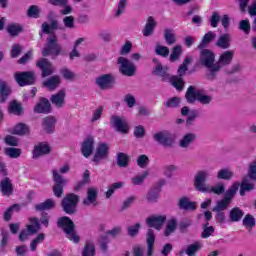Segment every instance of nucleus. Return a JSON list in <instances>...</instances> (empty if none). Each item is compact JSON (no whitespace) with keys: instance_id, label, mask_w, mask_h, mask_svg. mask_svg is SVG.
Instances as JSON below:
<instances>
[{"instance_id":"1a4fd4ad","label":"nucleus","mask_w":256,"mask_h":256,"mask_svg":"<svg viewBox=\"0 0 256 256\" xmlns=\"http://www.w3.org/2000/svg\"><path fill=\"white\" fill-rule=\"evenodd\" d=\"M154 141L163 145V147H173L175 138L168 131H160L154 134Z\"/></svg>"},{"instance_id":"39448f33","label":"nucleus","mask_w":256,"mask_h":256,"mask_svg":"<svg viewBox=\"0 0 256 256\" xmlns=\"http://www.w3.org/2000/svg\"><path fill=\"white\" fill-rule=\"evenodd\" d=\"M77 205H79V195L68 194L62 199V209L67 213V215H73L77 211Z\"/></svg>"},{"instance_id":"f257e3e1","label":"nucleus","mask_w":256,"mask_h":256,"mask_svg":"<svg viewBox=\"0 0 256 256\" xmlns=\"http://www.w3.org/2000/svg\"><path fill=\"white\" fill-rule=\"evenodd\" d=\"M186 101L193 105L195 101L201 103V105H209L213 101V97L206 95L203 89H196L194 86H189L186 94Z\"/></svg>"},{"instance_id":"7c9ffc66","label":"nucleus","mask_w":256,"mask_h":256,"mask_svg":"<svg viewBox=\"0 0 256 256\" xmlns=\"http://www.w3.org/2000/svg\"><path fill=\"white\" fill-rule=\"evenodd\" d=\"M216 47H219L220 49H229V47H231V37L229 34L221 35L216 42Z\"/></svg>"},{"instance_id":"bb28decb","label":"nucleus","mask_w":256,"mask_h":256,"mask_svg":"<svg viewBox=\"0 0 256 256\" xmlns=\"http://www.w3.org/2000/svg\"><path fill=\"white\" fill-rule=\"evenodd\" d=\"M179 208L183 209L184 211H195L197 206H195V202H191L189 198L183 197L179 200Z\"/></svg>"},{"instance_id":"c03bdc74","label":"nucleus","mask_w":256,"mask_h":256,"mask_svg":"<svg viewBox=\"0 0 256 256\" xmlns=\"http://www.w3.org/2000/svg\"><path fill=\"white\" fill-rule=\"evenodd\" d=\"M201 247V242H195L194 244H191L187 247L185 253L188 256H195V254L201 249Z\"/></svg>"},{"instance_id":"a18cd8bd","label":"nucleus","mask_w":256,"mask_h":256,"mask_svg":"<svg viewBox=\"0 0 256 256\" xmlns=\"http://www.w3.org/2000/svg\"><path fill=\"white\" fill-rule=\"evenodd\" d=\"M229 203H231L227 198H224L216 203V206L213 208V211L215 212H222L229 207Z\"/></svg>"},{"instance_id":"6e6d98bb","label":"nucleus","mask_w":256,"mask_h":256,"mask_svg":"<svg viewBox=\"0 0 256 256\" xmlns=\"http://www.w3.org/2000/svg\"><path fill=\"white\" fill-rule=\"evenodd\" d=\"M149 177V172L144 171L141 175H137L131 179L133 185H142L143 181Z\"/></svg>"},{"instance_id":"09e8293b","label":"nucleus","mask_w":256,"mask_h":256,"mask_svg":"<svg viewBox=\"0 0 256 256\" xmlns=\"http://www.w3.org/2000/svg\"><path fill=\"white\" fill-rule=\"evenodd\" d=\"M219 23H221V15L217 11L212 12L210 17L211 27H213V29H217V27H219Z\"/></svg>"},{"instance_id":"dca6fc26","label":"nucleus","mask_w":256,"mask_h":256,"mask_svg":"<svg viewBox=\"0 0 256 256\" xmlns=\"http://www.w3.org/2000/svg\"><path fill=\"white\" fill-rule=\"evenodd\" d=\"M86 195H87L86 198H84V200L82 202L83 205H85V207H89L91 205L96 207L99 190H97V188H95V187H89L87 189Z\"/></svg>"},{"instance_id":"338daca9","label":"nucleus","mask_w":256,"mask_h":256,"mask_svg":"<svg viewBox=\"0 0 256 256\" xmlns=\"http://www.w3.org/2000/svg\"><path fill=\"white\" fill-rule=\"evenodd\" d=\"M139 229H141V224L136 223L134 226H129L127 228L128 235L130 237H135L139 234Z\"/></svg>"},{"instance_id":"864d4df0","label":"nucleus","mask_w":256,"mask_h":256,"mask_svg":"<svg viewBox=\"0 0 256 256\" xmlns=\"http://www.w3.org/2000/svg\"><path fill=\"white\" fill-rule=\"evenodd\" d=\"M209 225V222H207L205 225H204V229L201 233V238L202 239H209V237H211V235H213V233H215V227L213 226H207Z\"/></svg>"},{"instance_id":"a19ab883","label":"nucleus","mask_w":256,"mask_h":256,"mask_svg":"<svg viewBox=\"0 0 256 256\" xmlns=\"http://www.w3.org/2000/svg\"><path fill=\"white\" fill-rule=\"evenodd\" d=\"M255 189V185L248 183L247 178H244L242 180V183L240 185V195L241 197L245 196L246 191H253Z\"/></svg>"},{"instance_id":"052dcab7","label":"nucleus","mask_w":256,"mask_h":256,"mask_svg":"<svg viewBox=\"0 0 256 256\" xmlns=\"http://www.w3.org/2000/svg\"><path fill=\"white\" fill-rule=\"evenodd\" d=\"M217 177L219 179H224V180L231 179V177H233V172H231V170L227 168H224L218 171Z\"/></svg>"},{"instance_id":"3c124183","label":"nucleus","mask_w":256,"mask_h":256,"mask_svg":"<svg viewBox=\"0 0 256 256\" xmlns=\"http://www.w3.org/2000/svg\"><path fill=\"white\" fill-rule=\"evenodd\" d=\"M116 161L119 167H127V165H129V156L125 153H119Z\"/></svg>"},{"instance_id":"0e129e2a","label":"nucleus","mask_w":256,"mask_h":256,"mask_svg":"<svg viewBox=\"0 0 256 256\" xmlns=\"http://www.w3.org/2000/svg\"><path fill=\"white\" fill-rule=\"evenodd\" d=\"M137 165L141 167V169H145V167L149 165V157L145 154L140 155L137 159Z\"/></svg>"},{"instance_id":"72a5a7b5","label":"nucleus","mask_w":256,"mask_h":256,"mask_svg":"<svg viewBox=\"0 0 256 256\" xmlns=\"http://www.w3.org/2000/svg\"><path fill=\"white\" fill-rule=\"evenodd\" d=\"M8 112L12 113L13 115H23V107L19 102L16 100L10 102L8 107Z\"/></svg>"},{"instance_id":"2f4dec72","label":"nucleus","mask_w":256,"mask_h":256,"mask_svg":"<svg viewBox=\"0 0 256 256\" xmlns=\"http://www.w3.org/2000/svg\"><path fill=\"white\" fill-rule=\"evenodd\" d=\"M12 135H29V126L23 123H19L11 130Z\"/></svg>"},{"instance_id":"393cba45","label":"nucleus","mask_w":256,"mask_h":256,"mask_svg":"<svg viewBox=\"0 0 256 256\" xmlns=\"http://www.w3.org/2000/svg\"><path fill=\"white\" fill-rule=\"evenodd\" d=\"M146 243H147V256L153 255V245H155V232L153 229H149L147 232L146 237Z\"/></svg>"},{"instance_id":"6e6552de","label":"nucleus","mask_w":256,"mask_h":256,"mask_svg":"<svg viewBox=\"0 0 256 256\" xmlns=\"http://www.w3.org/2000/svg\"><path fill=\"white\" fill-rule=\"evenodd\" d=\"M118 64L120 65V73L126 75L127 77H133L135 75L136 67L133 62L129 61L125 57L118 58Z\"/></svg>"},{"instance_id":"58836bf2","label":"nucleus","mask_w":256,"mask_h":256,"mask_svg":"<svg viewBox=\"0 0 256 256\" xmlns=\"http://www.w3.org/2000/svg\"><path fill=\"white\" fill-rule=\"evenodd\" d=\"M171 83L177 91H183V87H185V82L183 81V78L181 76H173L171 78Z\"/></svg>"},{"instance_id":"79ce46f5","label":"nucleus","mask_w":256,"mask_h":256,"mask_svg":"<svg viewBox=\"0 0 256 256\" xmlns=\"http://www.w3.org/2000/svg\"><path fill=\"white\" fill-rule=\"evenodd\" d=\"M215 39V34L214 33H206L201 41V43L198 45V49H205L211 41Z\"/></svg>"},{"instance_id":"4468645a","label":"nucleus","mask_w":256,"mask_h":256,"mask_svg":"<svg viewBox=\"0 0 256 256\" xmlns=\"http://www.w3.org/2000/svg\"><path fill=\"white\" fill-rule=\"evenodd\" d=\"M234 53L233 51H225L222 53L218 59V62L215 63L214 71H221V67H227V65H231L233 61Z\"/></svg>"},{"instance_id":"774afa93","label":"nucleus","mask_w":256,"mask_h":256,"mask_svg":"<svg viewBox=\"0 0 256 256\" xmlns=\"http://www.w3.org/2000/svg\"><path fill=\"white\" fill-rule=\"evenodd\" d=\"M124 103H126V105L130 109H132V107H135V104L137 103V101L135 100V96L131 94H126L124 97Z\"/></svg>"},{"instance_id":"5701e85b","label":"nucleus","mask_w":256,"mask_h":256,"mask_svg":"<svg viewBox=\"0 0 256 256\" xmlns=\"http://www.w3.org/2000/svg\"><path fill=\"white\" fill-rule=\"evenodd\" d=\"M59 29H61V25H59L57 19L51 18L50 24L47 22L42 23L43 33H52V31H59Z\"/></svg>"},{"instance_id":"423d86ee","label":"nucleus","mask_w":256,"mask_h":256,"mask_svg":"<svg viewBox=\"0 0 256 256\" xmlns=\"http://www.w3.org/2000/svg\"><path fill=\"white\" fill-rule=\"evenodd\" d=\"M209 179V171L207 170H199L194 176V187L196 191H200V193H207L209 191V187L205 185V181Z\"/></svg>"},{"instance_id":"aec40b11","label":"nucleus","mask_w":256,"mask_h":256,"mask_svg":"<svg viewBox=\"0 0 256 256\" xmlns=\"http://www.w3.org/2000/svg\"><path fill=\"white\" fill-rule=\"evenodd\" d=\"M34 111L35 113L49 114L51 113V103L47 98H41L40 103L34 107Z\"/></svg>"},{"instance_id":"a878e982","label":"nucleus","mask_w":256,"mask_h":256,"mask_svg":"<svg viewBox=\"0 0 256 256\" xmlns=\"http://www.w3.org/2000/svg\"><path fill=\"white\" fill-rule=\"evenodd\" d=\"M55 123H57V121L53 116L44 118L42 124L44 131L47 133H53L55 131Z\"/></svg>"},{"instance_id":"20e7f679","label":"nucleus","mask_w":256,"mask_h":256,"mask_svg":"<svg viewBox=\"0 0 256 256\" xmlns=\"http://www.w3.org/2000/svg\"><path fill=\"white\" fill-rule=\"evenodd\" d=\"M58 227L63 229L66 237L74 243H79V236L75 232V223L70 220L69 217L65 216L58 220Z\"/></svg>"},{"instance_id":"c756f323","label":"nucleus","mask_w":256,"mask_h":256,"mask_svg":"<svg viewBox=\"0 0 256 256\" xmlns=\"http://www.w3.org/2000/svg\"><path fill=\"white\" fill-rule=\"evenodd\" d=\"M243 215H245V212L239 207H235L229 212L230 221L232 223L239 222L241 219H243Z\"/></svg>"},{"instance_id":"8fccbe9b","label":"nucleus","mask_w":256,"mask_h":256,"mask_svg":"<svg viewBox=\"0 0 256 256\" xmlns=\"http://www.w3.org/2000/svg\"><path fill=\"white\" fill-rule=\"evenodd\" d=\"M7 33H23V25L19 23H10L6 28Z\"/></svg>"},{"instance_id":"0eeeda50","label":"nucleus","mask_w":256,"mask_h":256,"mask_svg":"<svg viewBox=\"0 0 256 256\" xmlns=\"http://www.w3.org/2000/svg\"><path fill=\"white\" fill-rule=\"evenodd\" d=\"M52 175L56 183L52 188L53 193L55 197L61 198L63 197V187H65L67 180L63 179V176H61L57 170H52Z\"/></svg>"},{"instance_id":"9b49d317","label":"nucleus","mask_w":256,"mask_h":256,"mask_svg":"<svg viewBox=\"0 0 256 256\" xmlns=\"http://www.w3.org/2000/svg\"><path fill=\"white\" fill-rule=\"evenodd\" d=\"M15 80L20 87H25V85H33L35 83V73L33 72H17L15 74Z\"/></svg>"},{"instance_id":"412c9836","label":"nucleus","mask_w":256,"mask_h":256,"mask_svg":"<svg viewBox=\"0 0 256 256\" xmlns=\"http://www.w3.org/2000/svg\"><path fill=\"white\" fill-rule=\"evenodd\" d=\"M59 85H61V77L59 75H54L43 82V86L49 91H55Z\"/></svg>"},{"instance_id":"cd10ccee","label":"nucleus","mask_w":256,"mask_h":256,"mask_svg":"<svg viewBox=\"0 0 256 256\" xmlns=\"http://www.w3.org/2000/svg\"><path fill=\"white\" fill-rule=\"evenodd\" d=\"M31 224L27 226V231L31 235H35V233H39L41 231V224L39 223L38 218H29Z\"/></svg>"},{"instance_id":"b1692460","label":"nucleus","mask_w":256,"mask_h":256,"mask_svg":"<svg viewBox=\"0 0 256 256\" xmlns=\"http://www.w3.org/2000/svg\"><path fill=\"white\" fill-rule=\"evenodd\" d=\"M50 101L56 107H63L65 104V90H60L58 93L52 95Z\"/></svg>"},{"instance_id":"9d476101","label":"nucleus","mask_w":256,"mask_h":256,"mask_svg":"<svg viewBox=\"0 0 256 256\" xmlns=\"http://www.w3.org/2000/svg\"><path fill=\"white\" fill-rule=\"evenodd\" d=\"M110 125L114 127L118 133L127 134L129 133V124L127 120L120 116H112L110 120Z\"/></svg>"},{"instance_id":"5fc2aeb1","label":"nucleus","mask_w":256,"mask_h":256,"mask_svg":"<svg viewBox=\"0 0 256 256\" xmlns=\"http://www.w3.org/2000/svg\"><path fill=\"white\" fill-rule=\"evenodd\" d=\"M182 53H183V49L181 48V46L180 45L175 46L170 55V61L172 63H175V61H178Z\"/></svg>"},{"instance_id":"c85d7f7f","label":"nucleus","mask_w":256,"mask_h":256,"mask_svg":"<svg viewBox=\"0 0 256 256\" xmlns=\"http://www.w3.org/2000/svg\"><path fill=\"white\" fill-rule=\"evenodd\" d=\"M0 95V103H5L7 97L11 95V87L5 81H0Z\"/></svg>"},{"instance_id":"603ef678","label":"nucleus","mask_w":256,"mask_h":256,"mask_svg":"<svg viewBox=\"0 0 256 256\" xmlns=\"http://www.w3.org/2000/svg\"><path fill=\"white\" fill-rule=\"evenodd\" d=\"M124 183L123 182H116L113 183L109 186L107 192H106V199H110V197L117 191V189H121L123 187Z\"/></svg>"},{"instance_id":"69168bd1","label":"nucleus","mask_w":256,"mask_h":256,"mask_svg":"<svg viewBox=\"0 0 256 256\" xmlns=\"http://www.w3.org/2000/svg\"><path fill=\"white\" fill-rule=\"evenodd\" d=\"M63 23L66 29H75V18L73 16L64 17Z\"/></svg>"},{"instance_id":"f3484780","label":"nucleus","mask_w":256,"mask_h":256,"mask_svg":"<svg viewBox=\"0 0 256 256\" xmlns=\"http://www.w3.org/2000/svg\"><path fill=\"white\" fill-rule=\"evenodd\" d=\"M96 83L100 89H111L114 79L111 74H104L96 79Z\"/></svg>"},{"instance_id":"2eb2a0df","label":"nucleus","mask_w":256,"mask_h":256,"mask_svg":"<svg viewBox=\"0 0 256 256\" xmlns=\"http://www.w3.org/2000/svg\"><path fill=\"white\" fill-rule=\"evenodd\" d=\"M165 221H167V216L165 215H153L146 219L148 227H153L157 231H161Z\"/></svg>"},{"instance_id":"f03ea898","label":"nucleus","mask_w":256,"mask_h":256,"mask_svg":"<svg viewBox=\"0 0 256 256\" xmlns=\"http://www.w3.org/2000/svg\"><path fill=\"white\" fill-rule=\"evenodd\" d=\"M200 65L209 69L208 79H215L217 70L215 69V54L209 49H202L200 52Z\"/></svg>"},{"instance_id":"4c0bfd02","label":"nucleus","mask_w":256,"mask_h":256,"mask_svg":"<svg viewBox=\"0 0 256 256\" xmlns=\"http://www.w3.org/2000/svg\"><path fill=\"white\" fill-rule=\"evenodd\" d=\"M175 229H177V220L175 218H172L168 221L166 225V229L164 231L165 237H169L171 233H175Z\"/></svg>"},{"instance_id":"13d9d810","label":"nucleus","mask_w":256,"mask_h":256,"mask_svg":"<svg viewBox=\"0 0 256 256\" xmlns=\"http://www.w3.org/2000/svg\"><path fill=\"white\" fill-rule=\"evenodd\" d=\"M243 225L244 227H247L249 229H252V227H255V218L251 214H247L243 219Z\"/></svg>"},{"instance_id":"4be33fe9","label":"nucleus","mask_w":256,"mask_h":256,"mask_svg":"<svg viewBox=\"0 0 256 256\" xmlns=\"http://www.w3.org/2000/svg\"><path fill=\"white\" fill-rule=\"evenodd\" d=\"M0 189L2 195H5L6 197L13 195V183L11 182V179L8 177L4 178L0 183Z\"/></svg>"},{"instance_id":"6ab92c4d","label":"nucleus","mask_w":256,"mask_h":256,"mask_svg":"<svg viewBox=\"0 0 256 256\" xmlns=\"http://www.w3.org/2000/svg\"><path fill=\"white\" fill-rule=\"evenodd\" d=\"M51 153V147L47 143H39L34 147L33 157L38 159L41 155H49Z\"/></svg>"},{"instance_id":"ea45409f","label":"nucleus","mask_w":256,"mask_h":256,"mask_svg":"<svg viewBox=\"0 0 256 256\" xmlns=\"http://www.w3.org/2000/svg\"><path fill=\"white\" fill-rule=\"evenodd\" d=\"M156 26L155 18L153 16L148 17L143 33H153Z\"/></svg>"},{"instance_id":"ddd939ff","label":"nucleus","mask_w":256,"mask_h":256,"mask_svg":"<svg viewBox=\"0 0 256 256\" xmlns=\"http://www.w3.org/2000/svg\"><path fill=\"white\" fill-rule=\"evenodd\" d=\"M107 157H109V144L99 143L93 157V162L99 165V163H101L103 159H107Z\"/></svg>"},{"instance_id":"f8f14e48","label":"nucleus","mask_w":256,"mask_h":256,"mask_svg":"<svg viewBox=\"0 0 256 256\" xmlns=\"http://www.w3.org/2000/svg\"><path fill=\"white\" fill-rule=\"evenodd\" d=\"M36 67L41 70L42 77H49L55 73V67L47 58H41L37 61Z\"/></svg>"},{"instance_id":"37998d69","label":"nucleus","mask_w":256,"mask_h":256,"mask_svg":"<svg viewBox=\"0 0 256 256\" xmlns=\"http://www.w3.org/2000/svg\"><path fill=\"white\" fill-rule=\"evenodd\" d=\"M41 14V10H39V6L31 5L27 10V16L32 19H39Z\"/></svg>"},{"instance_id":"c9c22d12","label":"nucleus","mask_w":256,"mask_h":256,"mask_svg":"<svg viewBox=\"0 0 256 256\" xmlns=\"http://www.w3.org/2000/svg\"><path fill=\"white\" fill-rule=\"evenodd\" d=\"M195 139H196L195 134L188 133L183 136V138L179 142V145H180V147H183L184 149H186L187 147H189L191 145V143H193V141H195Z\"/></svg>"},{"instance_id":"4d7b16f0","label":"nucleus","mask_w":256,"mask_h":256,"mask_svg":"<svg viewBox=\"0 0 256 256\" xmlns=\"http://www.w3.org/2000/svg\"><path fill=\"white\" fill-rule=\"evenodd\" d=\"M125 9H127V0H119L115 17H121L125 13Z\"/></svg>"},{"instance_id":"de8ad7c7","label":"nucleus","mask_w":256,"mask_h":256,"mask_svg":"<svg viewBox=\"0 0 256 256\" xmlns=\"http://www.w3.org/2000/svg\"><path fill=\"white\" fill-rule=\"evenodd\" d=\"M43 241H45V234L44 233L38 234V236L34 240H32L30 243L31 251H37V245H40V243H43Z\"/></svg>"},{"instance_id":"f704fd0d","label":"nucleus","mask_w":256,"mask_h":256,"mask_svg":"<svg viewBox=\"0 0 256 256\" xmlns=\"http://www.w3.org/2000/svg\"><path fill=\"white\" fill-rule=\"evenodd\" d=\"M239 187H241V184L239 182L234 183L225 193L224 198L231 203V200L233 197H235V193L239 191Z\"/></svg>"},{"instance_id":"e433bc0d","label":"nucleus","mask_w":256,"mask_h":256,"mask_svg":"<svg viewBox=\"0 0 256 256\" xmlns=\"http://www.w3.org/2000/svg\"><path fill=\"white\" fill-rule=\"evenodd\" d=\"M4 153L7 155V157H10V159H19V157H21L22 151L20 148L8 147L5 148Z\"/></svg>"},{"instance_id":"e2e57ef3","label":"nucleus","mask_w":256,"mask_h":256,"mask_svg":"<svg viewBox=\"0 0 256 256\" xmlns=\"http://www.w3.org/2000/svg\"><path fill=\"white\" fill-rule=\"evenodd\" d=\"M181 99L179 97L170 98L168 101L164 102V106L168 108L179 107Z\"/></svg>"},{"instance_id":"680f3d73","label":"nucleus","mask_w":256,"mask_h":256,"mask_svg":"<svg viewBox=\"0 0 256 256\" xmlns=\"http://www.w3.org/2000/svg\"><path fill=\"white\" fill-rule=\"evenodd\" d=\"M155 53L160 57H169V48L166 46L157 45L155 48Z\"/></svg>"},{"instance_id":"a211bd4d","label":"nucleus","mask_w":256,"mask_h":256,"mask_svg":"<svg viewBox=\"0 0 256 256\" xmlns=\"http://www.w3.org/2000/svg\"><path fill=\"white\" fill-rule=\"evenodd\" d=\"M95 140L92 136H88L82 143L81 152L84 157H89L93 153Z\"/></svg>"},{"instance_id":"473e14b6","label":"nucleus","mask_w":256,"mask_h":256,"mask_svg":"<svg viewBox=\"0 0 256 256\" xmlns=\"http://www.w3.org/2000/svg\"><path fill=\"white\" fill-rule=\"evenodd\" d=\"M53 207H55V200L53 199H47L45 202L35 205L36 211H49Z\"/></svg>"},{"instance_id":"7ed1b4c3","label":"nucleus","mask_w":256,"mask_h":256,"mask_svg":"<svg viewBox=\"0 0 256 256\" xmlns=\"http://www.w3.org/2000/svg\"><path fill=\"white\" fill-rule=\"evenodd\" d=\"M61 45L57 42V36L55 34H51L46 41V46L42 50L43 57L52 56V59L61 55Z\"/></svg>"},{"instance_id":"49530a36","label":"nucleus","mask_w":256,"mask_h":256,"mask_svg":"<svg viewBox=\"0 0 256 256\" xmlns=\"http://www.w3.org/2000/svg\"><path fill=\"white\" fill-rule=\"evenodd\" d=\"M82 256H95V244L93 242H86Z\"/></svg>"},{"instance_id":"bf43d9fd","label":"nucleus","mask_w":256,"mask_h":256,"mask_svg":"<svg viewBox=\"0 0 256 256\" xmlns=\"http://www.w3.org/2000/svg\"><path fill=\"white\" fill-rule=\"evenodd\" d=\"M206 193H215L216 195H221L225 193V185H223V183H219L216 186L211 187V189L208 188Z\"/></svg>"}]
</instances>
